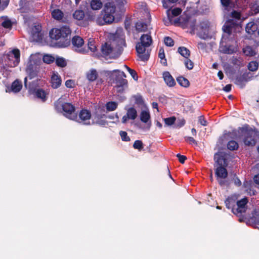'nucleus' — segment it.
Returning a JSON list of instances; mask_svg holds the SVG:
<instances>
[{
    "label": "nucleus",
    "instance_id": "b1692460",
    "mask_svg": "<svg viewBox=\"0 0 259 259\" xmlns=\"http://www.w3.org/2000/svg\"><path fill=\"white\" fill-rule=\"evenodd\" d=\"M22 88V82L16 79L14 81L11 85V91L14 93H18L19 92Z\"/></svg>",
    "mask_w": 259,
    "mask_h": 259
},
{
    "label": "nucleus",
    "instance_id": "cd10ccee",
    "mask_svg": "<svg viewBox=\"0 0 259 259\" xmlns=\"http://www.w3.org/2000/svg\"><path fill=\"white\" fill-rule=\"evenodd\" d=\"M52 17L57 20H61L64 16V14L62 11L59 9H55L52 12Z\"/></svg>",
    "mask_w": 259,
    "mask_h": 259
},
{
    "label": "nucleus",
    "instance_id": "473e14b6",
    "mask_svg": "<svg viewBox=\"0 0 259 259\" xmlns=\"http://www.w3.org/2000/svg\"><path fill=\"white\" fill-rule=\"evenodd\" d=\"M150 115L148 111H142L140 114V120L144 123H147L150 120Z\"/></svg>",
    "mask_w": 259,
    "mask_h": 259
},
{
    "label": "nucleus",
    "instance_id": "49530a36",
    "mask_svg": "<svg viewBox=\"0 0 259 259\" xmlns=\"http://www.w3.org/2000/svg\"><path fill=\"white\" fill-rule=\"evenodd\" d=\"M96 18H96V15L95 13L92 12L87 13V16H85V20H88V25L89 24L90 21H93L94 20L96 21Z\"/></svg>",
    "mask_w": 259,
    "mask_h": 259
},
{
    "label": "nucleus",
    "instance_id": "c9c22d12",
    "mask_svg": "<svg viewBox=\"0 0 259 259\" xmlns=\"http://www.w3.org/2000/svg\"><path fill=\"white\" fill-rule=\"evenodd\" d=\"M250 8L252 15L259 13V1H257L251 3L250 4Z\"/></svg>",
    "mask_w": 259,
    "mask_h": 259
},
{
    "label": "nucleus",
    "instance_id": "f3484780",
    "mask_svg": "<svg viewBox=\"0 0 259 259\" xmlns=\"http://www.w3.org/2000/svg\"><path fill=\"white\" fill-rule=\"evenodd\" d=\"M200 31L198 32L199 36L205 39L208 37L209 24L208 22L203 21L199 24Z\"/></svg>",
    "mask_w": 259,
    "mask_h": 259
},
{
    "label": "nucleus",
    "instance_id": "ea45409f",
    "mask_svg": "<svg viewBox=\"0 0 259 259\" xmlns=\"http://www.w3.org/2000/svg\"><path fill=\"white\" fill-rule=\"evenodd\" d=\"M179 0H162L163 7L165 9H169L172 7L171 4L177 3Z\"/></svg>",
    "mask_w": 259,
    "mask_h": 259
},
{
    "label": "nucleus",
    "instance_id": "423d86ee",
    "mask_svg": "<svg viewBox=\"0 0 259 259\" xmlns=\"http://www.w3.org/2000/svg\"><path fill=\"white\" fill-rule=\"evenodd\" d=\"M55 108L59 112H62L63 115L71 120H76L77 114L75 113V107L70 103L63 102L61 98H59L54 103Z\"/></svg>",
    "mask_w": 259,
    "mask_h": 259
},
{
    "label": "nucleus",
    "instance_id": "4468645a",
    "mask_svg": "<svg viewBox=\"0 0 259 259\" xmlns=\"http://www.w3.org/2000/svg\"><path fill=\"white\" fill-rule=\"evenodd\" d=\"M91 118V112L87 109H82L79 111L77 119L74 120L84 125H90Z\"/></svg>",
    "mask_w": 259,
    "mask_h": 259
},
{
    "label": "nucleus",
    "instance_id": "a211bd4d",
    "mask_svg": "<svg viewBox=\"0 0 259 259\" xmlns=\"http://www.w3.org/2000/svg\"><path fill=\"white\" fill-rule=\"evenodd\" d=\"M259 29V19L255 21L248 23L245 27V30L248 34H254L257 33Z\"/></svg>",
    "mask_w": 259,
    "mask_h": 259
},
{
    "label": "nucleus",
    "instance_id": "20e7f679",
    "mask_svg": "<svg viewBox=\"0 0 259 259\" xmlns=\"http://www.w3.org/2000/svg\"><path fill=\"white\" fill-rule=\"evenodd\" d=\"M140 41L136 46V50L138 56L142 61H147L149 57L150 51L147 48L152 44V39L150 34H142L140 38Z\"/></svg>",
    "mask_w": 259,
    "mask_h": 259
},
{
    "label": "nucleus",
    "instance_id": "5701e85b",
    "mask_svg": "<svg viewBox=\"0 0 259 259\" xmlns=\"http://www.w3.org/2000/svg\"><path fill=\"white\" fill-rule=\"evenodd\" d=\"M86 77L90 82H93L97 79L98 73L96 69H92L87 73Z\"/></svg>",
    "mask_w": 259,
    "mask_h": 259
},
{
    "label": "nucleus",
    "instance_id": "f704fd0d",
    "mask_svg": "<svg viewBox=\"0 0 259 259\" xmlns=\"http://www.w3.org/2000/svg\"><path fill=\"white\" fill-rule=\"evenodd\" d=\"M126 115L129 119L134 120L137 116V112L134 107H130L127 111Z\"/></svg>",
    "mask_w": 259,
    "mask_h": 259
},
{
    "label": "nucleus",
    "instance_id": "c85d7f7f",
    "mask_svg": "<svg viewBox=\"0 0 259 259\" xmlns=\"http://www.w3.org/2000/svg\"><path fill=\"white\" fill-rule=\"evenodd\" d=\"M90 5L94 10H100L103 7V4L100 0H92Z\"/></svg>",
    "mask_w": 259,
    "mask_h": 259
},
{
    "label": "nucleus",
    "instance_id": "dca6fc26",
    "mask_svg": "<svg viewBox=\"0 0 259 259\" xmlns=\"http://www.w3.org/2000/svg\"><path fill=\"white\" fill-rule=\"evenodd\" d=\"M214 166L217 167L218 166H228L227 160L224 155L221 152H217L214 155Z\"/></svg>",
    "mask_w": 259,
    "mask_h": 259
},
{
    "label": "nucleus",
    "instance_id": "aec40b11",
    "mask_svg": "<svg viewBox=\"0 0 259 259\" xmlns=\"http://www.w3.org/2000/svg\"><path fill=\"white\" fill-rule=\"evenodd\" d=\"M237 200V197L235 195H232L229 196L225 201L226 207L228 209H231L232 212L233 208H235L236 207Z\"/></svg>",
    "mask_w": 259,
    "mask_h": 259
},
{
    "label": "nucleus",
    "instance_id": "72a5a7b5",
    "mask_svg": "<svg viewBox=\"0 0 259 259\" xmlns=\"http://www.w3.org/2000/svg\"><path fill=\"white\" fill-rule=\"evenodd\" d=\"M221 51L225 54H232L236 52V49L231 45L225 46L222 48Z\"/></svg>",
    "mask_w": 259,
    "mask_h": 259
},
{
    "label": "nucleus",
    "instance_id": "6e6d98bb",
    "mask_svg": "<svg viewBox=\"0 0 259 259\" xmlns=\"http://www.w3.org/2000/svg\"><path fill=\"white\" fill-rule=\"evenodd\" d=\"M65 86L67 88H73L74 87V81L72 79H68L65 81Z\"/></svg>",
    "mask_w": 259,
    "mask_h": 259
},
{
    "label": "nucleus",
    "instance_id": "e2e57ef3",
    "mask_svg": "<svg viewBox=\"0 0 259 259\" xmlns=\"http://www.w3.org/2000/svg\"><path fill=\"white\" fill-rule=\"evenodd\" d=\"M88 48L93 52H94L96 51V47L95 46L94 44L93 41H89L88 42Z\"/></svg>",
    "mask_w": 259,
    "mask_h": 259
},
{
    "label": "nucleus",
    "instance_id": "de8ad7c7",
    "mask_svg": "<svg viewBox=\"0 0 259 259\" xmlns=\"http://www.w3.org/2000/svg\"><path fill=\"white\" fill-rule=\"evenodd\" d=\"M176 118L175 116L168 117L164 119L165 124L167 125L170 126L175 123Z\"/></svg>",
    "mask_w": 259,
    "mask_h": 259
},
{
    "label": "nucleus",
    "instance_id": "bf43d9fd",
    "mask_svg": "<svg viewBox=\"0 0 259 259\" xmlns=\"http://www.w3.org/2000/svg\"><path fill=\"white\" fill-rule=\"evenodd\" d=\"M222 5L226 9H227L231 4V0H221Z\"/></svg>",
    "mask_w": 259,
    "mask_h": 259
},
{
    "label": "nucleus",
    "instance_id": "a878e982",
    "mask_svg": "<svg viewBox=\"0 0 259 259\" xmlns=\"http://www.w3.org/2000/svg\"><path fill=\"white\" fill-rule=\"evenodd\" d=\"M46 92L42 89H38L35 92V96L38 99H41L42 102H45L47 99Z\"/></svg>",
    "mask_w": 259,
    "mask_h": 259
},
{
    "label": "nucleus",
    "instance_id": "c756f323",
    "mask_svg": "<svg viewBox=\"0 0 259 259\" xmlns=\"http://www.w3.org/2000/svg\"><path fill=\"white\" fill-rule=\"evenodd\" d=\"M178 52L185 58H189L190 56V51L185 47H180Z\"/></svg>",
    "mask_w": 259,
    "mask_h": 259
},
{
    "label": "nucleus",
    "instance_id": "37998d69",
    "mask_svg": "<svg viewBox=\"0 0 259 259\" xmlns=\"http://www.w3.org/2000/svg\"><path fill=\"white\" fill-rule=\"evenodd\" d=\"M56 65L60 67H64L67 65L65 60L62 57H58L56 59Z\"/></svg>",
    "mask_w": 259,
    "mask_h": 259
},
{
    "label": "nucleus",
    "instance_id": "79ce46f5",
    "mask_svg": "<svg viewBox=\"0 0 259 259\" xmlns=\"http://www.w3.org/2000/svg\"><path fill=\"white\" fill-rule=\"evenodd\" d=\"M133 148L139 151H141L144 148V144L141 140H136L133 144Z\"/></svg>",
    "mask_w": 259,
    "mask_h": 259
},
{
    "label": "nucleus",
    "instance_id": "393cba45",
    "mask_svg": "<svg viewBox=\"0 0 259 259\" xmlns=\"http://www.w3.org/2000/svg\"><path fill=\"white\" fill-rule=\"evenodd\" d=\"M62 80L58 75L54 74L51 78L52 87L54 89H57L61 84Z\"/></svg>",
    "mask_w": 259,
    "mask_h": 259
},
{
    "label": "nucleus",
    "instance_id": "58836bf2",
    "mask_svg": "<svg viewBox=\"0 0 259 259\" xmlns=\"http://www.w3.org/2000/svg\"><path fill=\"white\" fill-rule=\"evenodd\" d=\"M118 104L114 101L108 102L106 104V109L108 111L115 110L117 107Z\"/></svg>",
    "mask_w": 259,
    "mask_h": 259
},
{
    "label": "nucleus",
    "instance_id": "412c9836",
    "mask_svg": "<svg viewBox=\"0 0 259 259\" xmlns=\"http://www.w3.org/2000/svg\"><path fill=\"white\" fill-rule=\"evenodd\" d=\"M163 77L165 83L169 87H172L176 84L174 78L168 71H165L163 73Z\"/></svg>",
    "mask_w": 259,
    "mask_h": 259
},
{
    "label": "nucleus",
    "instance_id": "052dcab7",
    "mask_svg": "<svg viewBox=\"0 0 259 259\" xmlns=\"http://www.w3.org/2000/svg\"><path fill=\"white\" fill-rule=\"evenodd\" d=\"M199 122L203 126L207 125V121L205 120L203 116H200L199 117Z\"/></svg>",
    "mask_w": 259,
    "mask_h": 259
},
{
    "label": "nucleus",
    "instance_id": "680f3d73",
    "mask_svg": "<svg viewBox=\"0 0 259 259\" xmlns=\"http://www.w3.org/2000/svg\"><path fill=\"white\" fill-rule=\"evenodd\" d=\"M128 72L135 80H138V76L136 71L135 70L132 69L131 70H129Z\"/></svg>",
    "mask_w": 259,
    "mask_h": 259
},
{
    "label": "nucleus",
    "instance_id": "c03bdc74",
    "mask_svg": "<svg viewBox=\"0 0 259 259\" xmlns=\"http://www.w3.org/2000/svg\"><path fill=\"white\" fill-rule=\"evenodd\" d=\"M42 60L47 64H51L54 62L55 58L51 55H45L43 56Z\"/></svg>",
    "mask_w": 259,
    "mask_h": 259
},
{
    "label": "nucleus",
    "instance_id": "5fc2aeb1",
    "mask_svg": "<svg viewBox=\"0 0 259 259\" xmlns=\"http://www.w3.org/2000/svg\"><path fill=\"white\" fill-rule=\"evenodd\" d=\"M185 140L186 141L189 143L190 144H195V145H197V142L191 137H185Z\"/></svg>",
    "mask_w": 259,
    "mask_h": 259
},
{
    "label": "nucleus",
    "instance_id": "8fccbe9b",
    "mask_svg": "<svg viewBox=\"0 0 259 259\" xmlns=\"http://www.w3.org/2000/svg\"><path fill=\"white\" fill-rule=\"evenodd\" d=\"M119 135L123 141L128 142L131 140L126 132L121 131L119 132Z\"/></svg>",
    "mask_w": 259,
    "mask_h": 259
},
{
    "label": "nucleus",
    "instance_id": "2eb2a0df",
    "mask_svg": "<svg viewBox=\"0 0 259 259\" xmlns=\"http://www.w3.org/2000/svg\"><path fill=\"white\" fill-rule=\"evenodd\" d=\"M239 27V24L235 22L233 19H229L227 20L223 26V30L224 32L230 35L232 31L236 30Z\"/></svg>",
    "mask_w": 259,
    "mask_h": 259
},
{
    "label": "nucleus",
    "instance_id": "a18cd8bd",
    "mask_svg": "<svg viewBox=\"0 0 259 259\" xmlns=\"http://www.w3.org/2000/svg\"><path fill=\"white\" fill-rule=\"evenodd\" d=\"M184 64L188 70H191L194 67V63L189 58H185Z\"/></svg>",
    "mask_w": 259,
    "mask_h": 259
},
{
    "label": "nucleus",
    "instance_id": "ddd939ff",
    "mask_svg": "<svg viewBox=\"0 0 259 259\" xmlns=\"http://www.w3.org/2000/svg\"><path fill=\"white\" fill-rule=\"evenodd\" d=\"M72 17L77 21V24L81 27L88 26L87 20H85V13L82 10H76L72 14Z\"/></svg>",
    "mask_w": 259,
    "mask_h": 259
},
{
    "label": "nucleus",
    "instance_id": "09e8293b",
    "mask_svg": "<svg viewBox=\"0 0 259 259\" xmlns=\"http://www.w3.org/2000/svg\"><path fill=\"white\" fill-rule=\"evenodd\" d=\"M164 42L165 45L168 47H172L174 45V40L169 36H166L164 37Z\"/></svg>",
    "mask_w": 259,
    "mask_h": 259
},
{
    "label": "nucleus",
    "instance_id": "e433bc0d",
    "mask_svg": "<svg viewBox=\"0 0 259 259\" xmlns=\"http://www.w3.org/2000/svg\"><path fill=\"white\" fill-rule=\"evenodd\" d=\"M258 62L256 61H252L248 63L247 68L250 71L254 72L258 69Z\"/></svg>",
    "mask_w": 259,
    "mask_h": 259
},
{
    "label": "nucleus",
    "instance_id": "a19ab883",
    "mask_svg": "<svg viewBox=\"0 0 259 259\" xmlns=\"http://www.w3.org/2000/svg\"><path fill=\"white\" fill-rule=\"evenodd\" d=\"M231 17L232 18L235 22L238 23V21L241 19V13L235 10H233L231 13Z\"/></svg>",
    "mask_w": 259,
    "mask_h": 259
},
{
    "label": "nucleus",
    "instance_id": "0e129e2a",
    "mask_svg": "<svg viewBox=\"0 0 259 259\" xmlns=\"http://www.w3.org/2000/svg\"><path fill=\"white\" fill-rule=\"evenodd\" d=\"M186 121L184 119H179L177 123V127L180 128L185 124Z\"/></svg>",
    "mask_w": 259,
    "mask_h": 259
},
{
    "label": "nucleus",
    "instance_id": "4c0bfd02",
    "mask_svg": "<svg viewBox=\"0 0 259 259\" xmlns=\"http://www.w3.org/2000/svg\"><path fill=\"white\" fill-rule=\"evenodd\" d=\"M243 52L244 54L247 56H254L256 54L255 51L250 46H246L245 48H243Z\"/></svg>",
    "mask_w": 259,
    "mask_h": 259
},
{
    "label": "nucleus",
    "instance_id": "864d4df0",
    "mask_svg": "<svg viewBox=\"0 0 259 259\" xmlns=\"http://www.w3.org/2000/svg\"><path fill=\"white\" fill-rule=\"evenodd\" d=\"M182 11V10L181 8H175L171 10V14L174 16L176 17L180 15Z\"/></svg>",
    "mask_w": 259,
    "mask_h": 259
},
{
    "label": "nucleus",
    "instance_id": "6ab92c4d",
    "mask_svg": "<svg viewBox=\"0 0 259 259\" xmlns=\"http://www.w3.org/2000/svg\"><path fill=\"white\" fill-rule=\"evenodd\" d=\"M250 79V77L248 76V73H244L242 75L236 77L235 83L240 88H243L245 85V83Z\"/></svg>",
    "mask_w": 259,
    "mask_h": 259
},
{
    "label": "nucleus",
    "instance_id": "4be33fe9",
    "mask_svg": "<svg viewBox=\"0 0 259 259\" xmlns=\"http://www.w3.org/2000/svg\"><path fill=\"white\" fill-rule=\"evenodd\" d=\"M136 29L137 32H145L148 30V25L144 22L139 21L135 24Z\"/></svg>",
    "mask_w": 259,
    "mask_h": 259
},
{
    "label": "nucleus",
    "instance_id": "f8f14e48",
    "mask_svg": "<svg viewBox=\"0 0 259 259\" xmlns=\"http://www.w3.org/2000/svg\"><path fill=\"white\" fill-rule=\"evenodd\" d=\"M248 202V199L246 197L240 200H237L236 207L235 208H233V213L238 215L245 212L247 208V204Z\"/></svg>",
    "mask_w": 259,
    "mask_h": 259
},
{
    "label": "nucleus",
    "instance_id": "7ed1b4c3",
    "mask_svg": "<svg viewBox=\"0 0 259 259\" xmlns=\"http://www.w3.org/2000/svg\"><path fill=\"white\" fill-rule=\"evenodd\" d=\"M71 30L69 26H63L59 28H54L49 32L51 39L58 41L60 47L65 48L69 46L71 43Z\"/></svg>",
    "mask_w": 259,
    "mask_h": 259
},
{
    "label": "nucleus",
    "instance_id": "3c124183",
    "mask_svg": "<svg viewBox=\"0 0 259 259\" xmlns=\"http://www.w3.org/2000/svg\"><path fill=\"white\" fill-rule=\"evenodd\" d=\"M196 20L194 19L192 21H189L187 23L188 27L190 28L193 32H194L196 29Z\"/></svg>",
    "mask_w": 259,
    "mask_h": 259
},
{
    "label": "nucleus",
    "instance_id": "9b49d317",
    "mask_svg": "<svg viewBox=\"0 0 259 259\" xmlns=\"http://www.w3.org/2000/svg\"><path fill=\"white\" fill-rule=\"evenodd\" d=\"M71 42L73 49L76 52L81 54H85L87 52V50L82 48L84 45V40L80 36L78 35L74 36L71 40Z\"/></svg>",
    "mask_w": 259,
    "mask_h": 259
},
{
    "label": "nucleus",
    "instance_id": "bb28decb",
    "mask_svg": "<svg viewBox=\"0 0 259 259\" xmlns=\"http://www.w3.org/2000/svg\"><path fill=\"white\" fill-rule=\"evenodd\" d=\"M177 81L178 83L182 87L184 88H188L190 85L189 81L183 76H179L177 78Z\"/></svg>",
    "mask_w": 259,
    "mask_h": 259
},
{
    "label": "nucleus",
    "instance_id": "338daca9",
    "mask_svg": "<svg viewBox=\"0 0 259 259\" xmlns=\"http://www.w3.org/2000/svg\"><path fill=\"white\" fill-rule=\"evenodd\" d=\"M158 57L160 59H162V58H165L164 51L162 48H160V49L159 50Z\"/></svg>",
    "mask_w": 259,
    "mask_h": 259
},
{
    "label": "nucleus",
    "instance_id": "69168bd1",
    "mask_svg": "<svg viewBox=\"0 0 259 259\" xmlns=\"http://www.w3.org/2000/svg\"><path fill=\"white\" fill-rule=\"evenodd\" d=\"M136 103L138 104H142L143 103V100L141 96H136L135 97Z\"/></svg>",
    "mask_w": 259,
    "mask_h": 259
},
{
    "label": "nucleus",
    "instance_id": "39448f33",
    "mask_svg": "<svg viewBox=\"0 0 259 259\" xmlns=\"http://www.w3.org/2000/svg\"><path fill=\"white\" fill-rule=\"evenodd\" d=\"M105 74L109 76L110 79L116 83L115 87L117 92H123L124 88L127 87V80L124 78L126 77V75L123 71L115 69L112 71H105Z\"/></svg>",
    "mask_w": 259,
    "mask_h": 259
},
{
    "label": "nucleus",
    "instance_id": "7c9ffc66",
    "mask_svg": "<svg viewBox=\"0 0 259 259\" xmlns=\"http://www.w3.org/2000/svg\"><path fill=\"white\" fill-rule=\"evenodd\" d=\"M227 147L228 149L230 151H235L238 149L239 144L234 140H230L228 142Z\"/></svg>",
    "mask_w": 259,
    "mask_h": 259
},
{
    "label": "nucleus",
    "instance_id": "f03ea898",
    "mask_svg": "<svg viewBox=\"0 0 259 259\" xmlns=\"http://www.w3.org/2000/svg\"><path fill=\"white\" fill-rule=\"evenodd\" d=\"M237 133L238 138L242 139L244 144L247 146L253 147L257 142L256 137H259V131L253 127H250L248 124H245L242 127H239L238 131L233 130L232 132L225 131L223 134V137L228 140V137L232 139L237 138Z\"/></svg>",
    "mask_w": 259,
    "mask_h": 259
},
{
    "label": "nucleus",
    "instance_id": "0eeeda50",
    "mask_svg": "<svg viewBox=\"0 0 259 259\" xmlns=\"http://www.w3.org/2000/svg\"><path fill=\"white\" fill-rule=\"evenodd\" d=\"M226 167L224 166H218L215 168V176L221 187L229 186L230 184L228 180H225L228 175Z\"/></svg>",
    "mask_w": 259,
    "mask_h": 259
},
{
    "label": "nucleus",
    "instance_id": "4d7b16f0",
    "mask_svg": "<svg viewBox=\"0 0 259 259\" xmlns=\"http://www.w3.org/2000/svg\"><path fill=\"white\" fill-rule=\"evenodd\" d=\"M176 156L178 158L179 162L182 164L184 163L185 160L187 159L186 156L181 155L179 153L177 154Z\"/></svg>",
    "mask_w": 259,
    "mask_h": 259
},
{
    "label": "nucleus",
    "instance_id": "2f4dec72",
    "mask_svg": "<svg viewBox=\"0 0 259 259\" xmlns=\"http://www.w3.org/2000/svg\"><path fill=\"white\" fill-rule=\"evenodd\" d=\"M102 54L105 56H108L112 52V48L110 45L106 43L101 49Z\"/></svg>",
    "mask_w": 259,
    "mask_h": 259
},
{
    "label": "nucleus",
    "instance_id": "1a4fd4ad",
    "mask_svg": "<svg viewBox=\"0 0 259 259\" xmlns=\"http://www.w3.org/2000/svg\"><path fill=\"white\" fill-rule=\"evenodd\" d=\"M37 61L30 60L27 65L26 72L29 79H32L37 76L39 70V65Z\"/></svg>",
    "mask_w": 259,
    "mask_h": 259
},
{
    "label": "nucleus",
    "instance_id": "f257e3e1",
    "mask_svg": "<svg viewBox=\"0 0 259 259\" xmlns=\"http://www.w3.org/2000/svg\"><path fill=\"white\" fill-rule=\"evenodd\" d=\"M126 3V0H109L105 3L96 18V23L100 26L112 24L115 20L116 12L122 13Z\"/></svg>",
    "mask_w": 259,
    "mask_h": 259
},
{
    "label": "nucleus",
    "instance_id": "9d476101",
    "mask_svg": "<svg viewBox=\"0 0 259 259\" xmlns=\"http://www.w3.org/2000/svg\"><path fill=\"white\" fill-rule=\"evenodd\" d=\"M6 56L9 60L8 65L11 67H15L18 65L20 62V50L18 49H14L12 51H10Z\"/></svg>",
    "mask_w": 259,
    "mask_h": 259
},
{
    "label": "nucleus",
    "instance_id": "603ef678",
    "mask_svg": "<svg viewBox=\"0 0 259 259\" xmlns=\"http://www.w3.org/2000/svg\"><path fill=\"white\" fill-rule=\"evenodd\" d=\"M2 26L5 28L11 29L12 27V21L9 19L6 20L2 22Z\"/></svg>",
    "mask_w": 259,
    "mask_h": 259
},
{
    "label": "nucleus",
    "instance_id": "13d9d810",
    "mask_svg": "<svg viewBox=\"0 0 259 259\" xmlns=\"http://www.w3.org/2000/svg\"><path fill=\"white\" fill-rule=\"evenodd\" d=\"M254 222L256 225L259 226V209L255 211L254 216Z\"/></svg>",
    "mask_w": 259,
    "mask_h": 259
},
{
    "label": "nucleus",
    "instance_id": "774afa93",
    "mask_svg": "<svg viewBox=\"0 0 259 259\" xmlns=\"http://www.w3.org/2000/svg\"><path fill=\"white\" fill-rule=\"evenodd\" d=\"M232 85L231 84H228L226 85L223 88V90L226 92H229L231 90Z\"/></svg>",
    "mask_w": 259,
    "mask_h": 259
},
{
    "label": "nucleus",
    "instance_id": "6e6552de",
    "mask_svg": "<svg viewBox=\"0 0 259 259\" xmlns=\"http://www.w3.org/2000/svg\"><path fill=\"white\" fill-rule=\"evenodd\" d=\"M106 115L105 110L101 108L96 110L93 117V123L98 124L100 126H105L108 124L106 119Z\"/></svg>",
    "mask_w": 259,
    "mask_h": 259
}]
</instances>
